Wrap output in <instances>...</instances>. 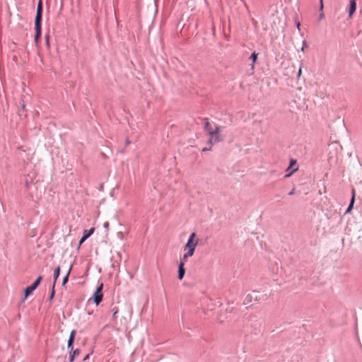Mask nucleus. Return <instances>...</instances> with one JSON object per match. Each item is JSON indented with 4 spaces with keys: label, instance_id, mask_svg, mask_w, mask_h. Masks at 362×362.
Instances as JSON below:
<instances>
[{
    "label": "nucleus",
    "instance_id": "1",
    "mask_svg": "<svg viewBox=\"0 0 362 362\" xmlns=\"http://www.w3.org/2000/svg\"><path fill=\"white\" fill-rule=\"evenodd\" d=\"M42 1L40 0L37 4V13L35 20V41L36 43H38L41 35V19H42Z\"/></svg>",
    "mask_w": 362,
    "mask_h": 362
},
{
    "label": "nucleus",
    "instance_id": "2",
    "mask_svg": "<svg viewBox=\"0 0 362 362\" xmlns=\"http://www.w3.org/2000/svg\"><path fill=\"white\" fill-rule=\"evenodd\" d=\"M266 298V295L262 296L258 291H252L251 293L246 296L244 303L249 304L252 301L259 302L261 300H265Z\"/></svg>",
    "mask_w": 362,
    "mask_h": 362
},
{
    "label": "nucleus",
    "instance_id": "3",
    "mask_svg": "<svg viewBox=\"0 0 362 362\" xmlns=\"http://www.w3.org/2000/svg\"><path fill=\"white\" fill-rule=\"evenodd\" d=\"M198 243H199V239L197 238L196 233H192L190 235V236L187 240V243H186V245L184 247V250H191L195 251V248L197 246Z\"/></svg>",
    "mask_w": 362,
    "mask_h": 362
},
{
    "label": "nucleus",
    "instance_id": "4",
    "mask_svg": "<svg viewBox=\"0 0 362 362\" xmlns=\"http://www.w3.org/2000/svg\"><path fill=\"white\" fill-rule=\"evenodd\" d=\"M221 127L219 126H215L214 130L209 133V141L211 144H216L222 141V138L220 135Z\"/></svg>",
    "mask_w": 362,
    "mask_h": 362
},
{
    "label": "nucleus",
    "instance_id": "5",
    "mask_svg": "<svg viewBox=\"0 0 362 362\" xmlns=\"http://www.w3.org/2000/svg\"><path fill=\"white\" fill-rule=\"evenodd\" d=\"M103 288V284L101 283L99 286L97 288L96 291L93 293V300L94 303L98 305L103 300V294L102 293V290Z\"/></svg>",
    "mask_w": 362,
    "mask_h": 362
},
{
    "label": "nucleus",
    "instance_id": "6",
    "mask_svg": "<svg viewBox=\"0 0 362 362\" xmlns=\"http://www.w3.org/2000/svg\"><path fill=\"white\" fill-rule=\"evenodd\" d=\"M42 279V276H38L37 279L35 281V282L32 285L28 286L25 289V297H24L25 299L28 296H30L33 293V291H35L36 289V288L39 286Z\"/></svg>",
    "mask_w": 362,
    "mask_h": 362
},
{
    "label": "nucleus",
    "instance_id": "7",
    "mask_svg": "<svg viewBox=\"0 0 362 362\" xmlns=\"http://www.w3.org/2000/svg\"><path fill=\"white\" fill-rule=\"evenodd\" d=\"M185 262H181L179 264L178 267V279L182 280L185 276Z\"/></svg>",
    "mask_w": 362,
    "mask_h": 362
},
{
    "label": "nucleus",
    "instance_id": "8",
    "mask_svg": "<svg viewBox=\"0 0 362 362\" xmlns=\"http://www.w3.org/2000/svg\"><path fill=\"white\" fill-rule=\"evenodd\" d=\"M186 252L183 255V256L181 257L180 261L185 263V262L187 260L189 257H191L194 255V251L191 250H185Z\"/></svg>",
    "mask_w": 362,
    "mask_h": 362
},
{
    "label": "nucleus",
    "instance_id": "9",
    "mask_svg": "<svg viewBox=\"0 0 362 362\" xmlns=\"http://www.w3.org/2000/svg\"><path fill=\"white\" fill-rule=\"evenodd\" d=\"M355 195H356L355 189H353V190H352V197H351L349 206L348 209H346V213H349L351 211V209H352V208L354 206V201H355Z\"/></svg>",
    "mask_w": 362,
    "mask_h": 362
},
{
    "label": "nucleus",
    "instance_id": "10",
    "mask_svg": "<svg viewBox=\"0 0 362 362\" xmlns=\"http://www.w3.org/2000/svg\"><path fill=\"white\" fill-rule=\"evenodd\" d=\"M75 335H76V331L75 330H72L71 334H70L69 339L68 343H67V346H68L69 349L72 346V344H73L74 341Z\"/></svg>",
    "mask_w": 362,
    "mask_h": 362
},
{
    "label": "nucleus",
    "instance_id": "11",
    "mask_svg": "<svg viewBox=\"0 0 362 362\" xmlns=\"http://www.w3.org/2000/svg\"><path fill=\"white\" fill-rule=\"evenodd\" d=\"M356 9V3L355 0H351L350 3L349 16L351 17Z\"/></svg>",
    "mask_w": 362,
    "mask_h": 362
},
{
    "label": "nucleus",
    "instance_id": "12",
    "mask_svg": "<svg viewBox=\"0 0 362 362\" xmlns=\"http://www.w3.org/2000/svg\"><path fill=\"white\" fill-rule=\"evenodd\" d=\"M205 130L208 132V134L211 133L212 131L214 130V128L211 126V123L208 120V119H205V125H204Z\"/></svg>",
    "mask_w": 362,
    "mask_h": 362
},
{
    "label": "nucleus",
    "instance_id": "13",
    "mask_svg": "<svg viewBox=\"0 0 362 362\" xmlns=\"http://www.w3.org/2000/svg\"><path fill=\"white\" fill-rule=\"evenodd\" d=\"M59 274H60V267H57L55 269V270H54V275H53V276H54V285H55V282H56V281H57V278H58V277H59Z\"/></svg>",
    "mask_w": 362,
    "mask_h": 362
},
{
    "label": "nucleus",
    "instance_id": "14",
    "mask_svg": "<svg viewBox=\"0 0 362 362\" xmlns=\"http://www.w3.org/2000/svg\"><path fill=\"white\" fill-rule=\"evenodd\" d=\"M80 354V351L78 349H76L73 351L72 355L70 357L69 362H73L74 360V358Z\"/></svg>",
    "mask_w": 362,
    "mask_h": 362
},
{
    "label": "nucleus",
    "instance_id": "15",
    "mask_svg": "<svg viewBox=\"0 0 362 362\" xmlns=\"http://www.w3.org/2000/svg\"><path fill=\"white\" fill-rule=\"evenodd\" d=\"M94 230H95L94 228H91L89 230H84L83 235H86L87 238H88L93 233Z\"/></svg>",
    "mask_w": 362,
    "mask_h": 362
},
{
    "label": "nucleus",
    "instance_id": "16",
    "mask_svg": "<svg viewBox=\"0 0 362 362\" xmlns=\"http://www.w3.org/2000/svg\"><path fill=\"white\" fill-rule=\"evenodd\" d=\"M71 270V267L69 268L66 275L64 276V278L63 279V282H62L63 285H64L67 282Z\"/></svg>",
    "mask_w": 362,
    "mask_h": 362
},
{
    "label": "nucleus",
    "instance_id": "17",
    "mask_svg": "<svg viewBox=\"0 0 362 362\" xmlns=\"http://www.w3.org/2000/svg\"><path fill=\"white\" fill-rule=\"evenodd\" d=\"M45 43L46 46L48 49L50 48V43H49V35L47 34L45 35Z\"/></svg>",
    "mask_w": 362,
    "mask_h": 362
},
{
    "label": "nucleus",
    "instance_id": "18",
    "mask_svg": "<svg viewBox=\"0 0 362 362\" xmlns=\"http://www.w3.org/2000/svg\"><path fill=\"white\" fill-rule=\"evenodd\" d=\"M257 54L255 53V52H253L251 56H250V59L252 60L253 62V64H255L256 62V60L257 59Z\"/></svg>",
    "mask_w": 362,
    "mask_h": 362
},
{
    "label": "nucleus",
    "instance_id": "19",
    "mask_svg": "<svg viewBox=\"0 0 362 362\" xmlns=\"http://www.w3.org/2000/svg\"><path fill=\"white\" fill-rule=\"evenodd\" d=\"M296 164V161L295 160H291L290 161V166L288 168L287 170H288L290 168L293 167V165Z\"/></svg>",
    "mask_w": 362,
    "mask_h": 362
},
{
    "label": "nucleus",
    "instance_id": "20",
    "mask_svg": "<svg viewBox=\"0 0 362 362\" xmlns=\"http://www.w3.org/2000/svg\"><path fill=\"white\" fill-rule=\"evenodd\" d=\"M87 239V236L86 235H83V237L81 238V239L79 241V245L78 247H80L81 245V244Z\"/></svg>",
    "mask_w": 362,
    "mask_h": 362
},
{
    "label": "nucleus",
    "instance_id": "21",
    "mask_svg": "<svg viewBox=\"0 0 362 362\" xmlns=\"http://www.w3.org/2000/svg\"><path fill=\"white\" fill-rule=\"evenodd\" d=\"M54 286L55 285L53 284L52 292H51V294H50V296H49L50 300L53 298L54 295Z\"/></svg>",
    "mask_w": 362,
    "mask_h": 362
},
{
    "label": "nucleus",
    "instance_id": "22",
    "mask_svg": "<svg viewBox=\"0 0 362 362\" xmlns=\"http://www.w3.org/2000/svg\"><path fill=\"white\" fill-rule=\"evenodd\" d=\"M324 8L323 0H320V10L322 11Z\"/></svg>",
    "mask_w": 362,
    "mask_h": 362
},
{
    "label": "nucleus",
    "instance_id": "23",
    "mask_svg": "<svg viewBox=\"0 0 362 362\" xmlns=\"http://www.w3.org/2000/svg\"><path fill=\"white\" fill-rule=\"evenodd\" d=\"M307 46H308V45H307L306 42H305V41H303V47H302V48H301V51H302V52H304V49H305V48H306V47H307Z\"/></svg>",
    "mask_w": 362,
    "mask_h": 362
},
{
    "label": "nucleus",
    "instance_id": "24",
    "mask_svg": "<svg viewBox=\"0 0 362 362\" xmlns=\"http://www.w3.org/2000/svg\"><path fill=\"white\" fill-rule=\"evenodd\" d=\"M301 74H302V66H300L298 70V75H297L298 78H300Z\"/></svg>",
    "mask_w": 362,
    "mask_h": 362
},
{
    "label": "nucleus",
    "instance_id": "25",
    "mask_svg": "<svg viewBox=\"0 0 362 362\" xmlns=\"http://www.w3.org/2000/svg\"><path fill=\"white\" fill-rule=\"evenodd\" d=\"M114 310H114L113 316L115 317V315H116V314L117 313V312H118V308H115Z\"/></svg>",
    "mask_w": 362,
    "mask_h": 362
},
{
    "label": "nucleus",
    "instance_id": "26",
    "mask_svg": "<svg viewBox=\"0 0 362 362\" xmlns=\"http://www.w3.org/2000/svg\"><path fill=\"white\" fill-rule=\"evenodd\" d=\"M323 18H324V13H321L320 14V20H322V19H323Z\"/></svg>",
    "mask_w": 362,
    "mask_h": 362
},
{
    "label": "nucleus",
    "instance_id": "27",
    "mask_svg": "<svg viewBox=\"0 0 362 362\" xmlns=\"http://www.w3.org/2000/svg\"><path fill=\"white\" fill-rule=\"evenodd\" d=\"M294 194V189H292V190L288 193V194H289V195H292V194Z\"/></svg>",
    "mask_w": 362,
    "mask_h": 362
},
{
    "label": "nucleus",
    "instance_id": "28",
    "mask_svg": "<svg viewBox=\"0 0 362 362\" xmlns=\"http://www.w3.org/2000/svg\"><path fill=\"white\" fill-rule=\"evenodd\" d=\"M297 27H298V28H300V23H298V24H297Z\"/></svg>",
    "mask_w": 362,
    "mask_h": 362
},
{
    "label": "nucleus",
    "instance_id": "29",
    "mask_svg": "<svg viewBox=\"0 0 362 362\" xmlns=\"http://www.w3.org/2000/svg\"><path fill=\"white\" fill-rule=\"evenodd\" d=\"M206 150H207V148H203V151H206Z\"/></svg>",
    "mask_w": 362,
    "mask_h": 362
}]
</instances>
